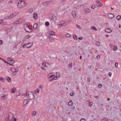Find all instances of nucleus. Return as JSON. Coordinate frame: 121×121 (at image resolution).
I'll use <instances>...</instances> for the list:
<instances>
[{"mask_svg": "<svg viewBox=\"0 0 121 121\" xmlns=\"http://www.w3.org/2000/svg\"><path fill=\"white\" fill-rule=\"evenodd\" d=\"M27 4L25 2H22V1H19L17 3V6L19 8H22L26 6Z\"/></svg>", "mask_w": 121, "mask_h": 121, "instance_id": "obj_1", "label": "nucleus"}, {"mask_svg": "<svg viewBox=\"0 0 121 121\" xmlns=\"http://www.w3.org/2000/svg\"><path fill=\"white\" fill-rule=\"evenodd\" d=\"M24 27L25 31L26 32L30 33L33 31V30L29 27L28 25L27 24H25L24 25Z\"/></svg>", "mask_w": 121, "mask_h": 121, "instance_id": "obj_2", "label": "nucleus"}, {"mask_svg": "<svg viewBox=\"0 0 121 121\" xmlns=\"http://www.w3.org/2000/svg\"><path fill=\"white\" fill-rule=\"evenodd\" d=\"M28 95L29 99H33L34 98V95L32 92H29L28 93Z\"/></svg>", "mask_w": 121, "mask_h": 121, "instance_id": "obj_3", "label": "nucleus"}, {"mask_svg": "<svg viewBox=\"0 0 121 121\" xmlns=\"http://www.w3.org/2000/svg\"><path fill=\"white\" fill-rule=\"evenodd\" d=\"M50 16L49 18L50 19L52 20V21L56 20V17L54 15H52Z\"/></svg>", "mask_w": 121, "mask_h": 121, "instance_id": "obj_4", "label": "nucleus"}, {"mask_svg": "<svg viewBox=\"0 0 121 121\" xmlns=\"http://www.w3.org/2000/svg\"><path fill=\"white\" fill-rule=\"evenodd\" d=\"M33 45V43L32 42L29 43L26 45V48H29L31 47Z\"/></svg>", "mask_w": 121, "mask_h": 121, "instance_id": "obj_5", "label": "nucleus"}, {"mask_svg": "<svg viewBox=\"0 0 121 121\" xmlns=\"http://www.w3.org/2000/svg\"><path fill=\"white\" fill-rule=\"evenodd\" d=\"M108 18L110 19H112L114 17L113 14L112 13H109L107 15Z\"/></svg>", "mask_w": 121, "mask_h": 121, "instance_id": "obj_6", "label": "nucleus"}, {"mask_svg": "<svg viewBox=\"0 0 121 121\" xmlns=\"http://www.w3.org/2000/svg\"><path fill=\"white\" fill-rule=\"evenodd\" d=\"M51 2V1H47L43 3L42 4L45 6H47L48 5L49 3L50 2Z\"/></svg>", "mask_w": 121, "mask_h": 121, "instance_id": "obj_7", "label": "nucleus"}, {"mask_svg": "<svg viewBox=\"0 0 121 121\" xmlns=\"http://www.w3.org/2000/svg\"><path fill=\"white\" fill-rule=\"evenodd\" d=\"M18 13H14L10 15L9 16V17H10V19L14 17H15V16H16Z\"/></svg>", "mask_w": 121, "mask_h": 121, "instance_id": "obj_8", "label": "nucleus"}, {"mask_svg": "<svg viewBox=\"0 0 121 121\" xmlns=\"http://www.w3.org/2000/svg\"><path fill=\"white\" fill-rule=\"evenodd\" d=\"M49 78L50 79H51V80L50 81H52V80L53 79H55V76L54 75H51V76H50L49 77Z\"/></svg>", "mask_w": 121, "mask_h": 121, "instance_id": "obj_9", "label": "nucleus"}, {"mask_svg": "<svg viewBox=\"0 0 121 121\" xmlns=\"http://www.w3.org/2000/svg\"><path fill=\"white\" fill-rule=\"evenodd\" d=\"M105 31L107 33H110L112 32V31L110 29L108 28L105 29Z\"/></svg>", "mask_w": 121, "mask_h": 121, "instance_id": "obj_10", "label": "nucleus"}, {"mask_svg": "<svg viewBox=\"0 0 121 121\" xmlns=\"http://www.w3.org/2000/svg\"><path fill=\"white\" fill-rule=\"evenodd\" d=\"M28 102V99H25L24 100L23 103L25 105Z\"/></svg>", "mask_w": 121, "mask_h": 121, "instance_id": "obj_11", "label": "nucleus"}, {"mask_svg": "<svg viewBox=\"0 0 121 121\" xmlns=\"http://www.w3.org/2000/svg\"><path fill=\"white\" fill-rule=\"evenodd\" d=\"M38 25V24L36 23H35L33 25V27L35 29H36L37 28Z\"/></svg>", "mask_w": 121, "mask_h": 121, "instance_id": "obj_12", "label": "nucleus"}, {"mask_svg": "<svg viewBox=\"0 0 121 121\" xmlns=\"http://www.w3.org/2000/svg\"><path fill=\"white\" fill-rule=\"evenodd\" d=\"M49 33L50 35H54L55 33L52 30H50L49 31Z\"/></svg>", "mask_w": 121, "mask_h": 121, "instance_id": "obj_13", "label": "nucleus"}, {"mask_svg": "<svg viewBox=\"0 0 121 121\" xmlns=\"http://www.w3.org/2000/svg\"><path fill=\"white\" fill-rule=\"evenodd\" d=\"M108 120V118H104L102 119L100 121H107Z\"/></svg>", "mask_w": 121, "mask_h": 121, "instance_id": "obj_14", "label": "nucleus"}, {"mask_svg": "<svg viewBox=\"0 0 121 121\" xmlns=\"http://www.w3.org/2000/svg\"><path fill=\"white\" fill-rule=\"evenodd\" d=\"M16 89V88L15 87H14L11 90V92L13 93H14L15 91V90Z\"/></svg>", "mask_w": 121, "mask_h": 121, "instance_id": "obj_15", "label": "nucleus"}, {"mask_svg": "<svg viewBox=\"0 0 121 121\" xmlns=\"http://www.w3.org/2000/svg\"><path fill=\"white\" fill-rule=\"evenodd\" d=\"M6 78L8 82H10L11 81V78L10 77H6Z\"/></svg>", "mask_w": 121, "mask_h": 121, "instance_id": "obj_16", "label": "nucleus"}, {"mask_svg": "<svg viewBox=\"0 0 121 121\" xmlns=\"http://www.w3.org/2000/svg\"><path fill=\"white\" fill-rule=\"evenodd\" d=\"M85 11L86 13H88L90 12V10L87 8L85 9Z\"/></svg>", "mask_w": 121, "mask_h": 121, "instance_id": "obj_17", "label": "nucleus"}, {"mask_svg": "<svg viewBox=\"0 0 121 121\" xmlns=\"http://www.w3.org/2000/svg\"><path fill=\"white\" fill-rule=\"evenodd\" d=\"M121 16L120 15H118L116 17L117 19L118 20H120L121 19Z\"/></svg>", "mask_w": 121, "mask_h": 121, "instance_id": "obj_18", "label": "nucleus"}, {"mask_svg": "<svg viewBox=\"0 0 121 121\" xmlns=\"http://www.w3.org/2000/svg\"><path fill=\"white\" fill-rule=\"evenodd\" d=\"M96 5L98 7H100L102 5V4L101 3H100L99 4H97Z\"/></svg>", "mask_w": 121, "mask_h": 121, "instance_id": "obj_19", "label": "nucleus"}, {"mask_svg": "<svg viewBox=\"0 0 121 121\" xmlns=\"http://www.w3.org/2000/svg\"><path fill=\"white\" fill-rule=\"evenodd\" d=\"M91 28L93 30H97V29L94 26H92L91 27Z\"/></svg>", "mask_w": 121, "mask_h": 121, "instance_id": "obj_20", "label": "nucleus"}, {"mask_svg": "<svg viewBox=\"0 0 121 121\" xmlns=\"http://www.w3.org/2000/svg\"><path fill=\"white\" fill-rule=\"evenodd\" d=\"M39 89H37L35 91V92L36 94L38 93L39 91Z\"/></svg>", "mask_w": 121, "mask_h": 121, "instance_id": "obj_21", "label": "nucleus"}, {"mask_svg": "<svg viewBox=\"0 0 121 121\" xmlns=\"http://www.w3.org/2000/svg\"><path fill=\"white\" fill-rule=\"evenodd\" d=\"M72 104L73 103L72 101H70L68 103V105L69 106H71Z\"/></svg>", "mask_w": 121, "mask_h": 121, "instance_id": "obj_22", "label": "nucleus"}, {"mask_svg": "<svg viewBox=\"0 0 121 121\" xmlns=\"http://www.w3.org/2000/svg\"><path fill=\"white\" fill-rule=\"evenodd\" d=\"M113 49L115 51H116V50H117V47L116 45H115L113 47Z\"/></svg>", "mask_w": 121, "mask_h": 121, "instance_id": "obj_23", "label": "nucleus"}, {"mask_svg": "<svg viewBox=\"0 0 121 121\" xmlns=\"http://www.w3.org/2000/svg\"><path fill=\"white\" fill-rule=\"evenodd\" d=\"M49 25V22H46L45 23V25L47 26H48Z\"/></svg>", "mask_w": 121, "mask_h": 121, "instance_id": "obj_24", "label": "nucleus"}, {"mask_svg": "<svg viewBox=\"0 0 121 121\" xmlns=\"http://www.w3.org/2000/svg\"><path fill=\"white\" fill-rule=\"evenodd\" d=\"M13 59L11 57H8L7 59V60L8 61H10L12 60Z\"/></svg>", "mask_w": 121, "mask_h": 121, "instance_id": "obj_25", "label": "nucleus"}, {"mask_svg": "<svg viewBox=\"0 0 121 121\" xmlns=\"http://www.w3.org/2000/svg\"><path fill=\"white\" fill-rule=\"evenodd\" d=\"M66 36L67 37H69L71 35L69 33H67L66 34Z\"/></svg>", "mask_w": 121, "mask_h": 121, "instance_id": "obj_26", "label": "nucleus"}, {"mask_svg": "<svg viewBox=\"0 0 121 121\" xmlns=\"http://www.w3.org/2000/svg\"><path fill=\"white\" fill-rule=\"evenodd\" d=\"M93 103L92 102H90L89 103L88 106L89 107H91L93 105Z\"/></svg>", "mask_w": 121, "mask_h": 121, "instance_id": "obj_27", "label": "nucleus"}, {"mask_svg": "<svg viewBox=\"0 0 121 121\" xmlns=\"http://www.w3.org/2000/svg\"><path fill=\"white\" fill-rule=\"evenodd\" d=\"M0 80L1 81H2L4 82L5 81V79H3L2 77H0Z\"/></svg>", "mask_w": 121, "mask_h": 121, "instance_id": "obj_28", "label": "nucleus"}, {"mask_svg": "<svg viewBox=\"0 0 121 121\" xmlns=\"http://www.w3.org/2000/svg\"><path fill=\"white\" fill-rule=\"evenodd\" d=\"M14 68H13L11 67L10 68V69L12 71L14 72Z\"/></svg>", "mask_w": 121, "mask_h": 121, "instance_id": "obj_29", "label": "nucleus"}, {"mask_svg": "<svg viewBox=\"0 0 121 121\" xmlns=\"http://www.w3.org/2000/svg\"><path fill=\"white\" fill-rule=\"evenodd\" d=\"M69 65L70 68H71L72 67V63H70L69 64Z\"/></svg>", "mask_w": 121, "mask_h": 121, "instance_id": "obj_30", "label": "nucleus"}, {"mask_svg": "<svg viewBox=\"0 0 121 121\" xmlns=\"http://www.w3.org/2000/svg\"><path fill=\"white\" fill-rule=\"evenodd\" d=\"M7 24V23L5 22H3V21L2 22V25H6Z\"/></svg>", "mask_w": 121, "mask_h": 121, "instance_id": "obj_31", "label": "nucleus"}, {"mask_svg": "<svg viewBox=\"0 0 121 121\" xmlns=\"http://www.w3.org/2000/svg\"><path fill=\"white\" fill-rule=\"evenodd\" d=\"M14 72H17L19 71V70L17 69H14Z\"/></svg>", "mask_w": 121, "mask_h": 121, "instance_id": "obj_32", "label": "nucleus"}, {"mask_svg": "<svg viewBox=\"0 0 121 121\" xmlns=\"http://www.w3.org/2000/svg\"><path fill=\"white\" fill-rule=\"evenodd\" d=\"M19 23V21L18 20L16 22H14V23L15 24H18Z\"/></svg>", "mask_w": 121, "mask_h": 121, "instance_id": "obj_33", "label": "nucleus"}, {"mask_svg": "<svg viewBox=\"0 0 121 121\" xmlns=\"http://www.w3.org/2000/svg\"><path fill=\"white\" fill-rule=\"evenodd\" d=\"M48 38L49 39V40H50V39H53L54 38H52V37H51V36H49L48 37Z\"/></svg>", "mask_w": 121, "mask_h": 121, "instance_id": "obj_34", "label": "nucleus"}, {"mask_svg": "<svg viewBox=\"0 0 121 121\" xmlns=\"http://www.w3.org/2000/svg\"><path fill=\"white\" fill-rule=\"evenodd\" d=\"M95 5H92L91 7V8L92 9H94L95 8Z\"/></svg>", "mask_w": 121, "mask_h": 121, "instance_id": "obj_35", "label": "nucleus"}, {"mask_svg": "<svg viewBox=\"0 0 121 121\" xmlns=\"http://www.w3.org/2000/svg\"><path fill=\"white\" fill-rule=\"evenodd\" d=\"M30 37V36L29 35H26L25 37V38L26 39H28Z\"/></svg>", "mask_w": 121, "mask_h": 121, "instance_id": "obj_36", "label": "nucleus"}, {"mask_svg": "<svg viewBox=\"0 0 121 121\" xmlns=\"http://www.w3.org/2000/svg\"><path fill=\"white\" fill-rule=\"evenodd\" d=\"M76 26L77 27V28L79 29H80L81 28V27L80 26L78 25H76Z\"/></svg>", "mask_w": 121, "mask_h": 121, "instance_id": "obj_37", "label": "nucleus"}, {"mask_svg": "<svg viewBox=\"0 0 121 121\" xmlns=\"http://www.w3.org/2000/svg\"><path fill=\"white\" fill-rule=\"evenodd\" d=\"M102 85L101 84H99L98 85V87L99 88H101L102 87Z\"/></svg>", "mask_w": 121, "mask_h": 121, "instance_id": "obj_38", "label": "nucleus"}, {"mask_svg": "<svg viewBox=\"0 0 121 121\" xmlns=\"http://www.w3.org/2000/svg\"><path fill=\"white\" fill-rule=\"evenodd\" d=\"M10 62L12 64H13L15 63V61L13 60V59H12V60L10 61Z\"/></svg>", "mask_w": 121, "mask_h": 121, "instance_id": "obj_39", "label": "nucleus"}, {"mask_svg": "<svg viewBox=\"0 0 121 121\" xmlns=\"http://www.w3.org/2000/svg\"><path fill=\"white\" fill-rule=\"evenodd\" d=\"M33 9H30L29 10V12L30 13H32L33 11Z\"/></svg>", "mask_w": 121, "mask_h": 121, "instance_id": "obj_40", "label": "nucleus"}, {"mask_svg": "<svg viewBox=\"0 0 121 121\" xmlns=\"http://www.w3.org/2000/svg\"><path fill=\"white\" fill-rule=\"evenodd\" d=\"M10 17H9V16H7V17H5V18L6 19H10Z\"/></svg>", "mask_w": 121, "mask_h": 121, "instance_id": "obj_41", "label": "nucleus"}, {"mask_svg": "<svg viewBox=\"0 0 121 121\" xmlns=\"http://www.w3.org/2000/svg\"><path fill=\"white\" fill-rule=\"evenodd\" d=\"M75 35V36H73V38L74 39H77V36Z\"/></svg>", "mask_w": 121, "mask_h": 121, "instance_id": "obj_42", "label": "nucleus"}, {"mask_svg": "<svg viewBox=\"0 0 121 121\" xmlns=\"http://www.w3.org/2000/svg\"><path fill=\"white\" fill-rule=\"evenodd\" d=\"M90 81V79L89 78H87V82L88 83H89Z\"/></svg>", "mask_w": 121, "mask_h": 121, "instance_id": "obj_43", "label": "nucleus"}, {"mask_svg": "<svg viewBox=\"0 0 121 121\" xmlns=\"http://www.w3.org/2000/svg\"><path fill=\"white\" fill-rule=\"evenodd\" d=\"M96 44L97 45H99L100 43L99 42L97 41L96 42Z\"/></svg>", "mask_w": 121, "mask_h": 121, "instance_id": "obj_44", "label": "nucleus"}, {"mask_svg": "<svg viewBox=\"0 0 121 121\" xmlns=\"http://www.w3.org/2000/svg\"><path fill=\"white\" fill-rule=\"evenodd\" d=\"M118 63L117 62H116L115 64V66L116 67H117Z\"/></svg>", "mask_w": 121, "mask_h": 121, "instance_id": "obj_45", "label": "nucleus"}, {"mask_svg": "<svg viewBox=\"0 0 121 121\" xmlns=\"http://www.w3.org/2000/svg\"><path fill=\"white\" fill-rule=\"evenodd\" d=\"M13 121H16L17 120V119L15 117H13Z\"/></svg>", "mask_w": 121, "mask_h": 121, "instance_id": "obj_46", "label": "nucleus"}, {"mask_svg": "<svg viewBox=\"0 0 121 121\" xmlns=\"http://www.w3.org/2000/svg\"><path fill=\"white\" fill-rule=\"evenodd\" d=\"M36 114V112L35 111H34L33 112V116H35Z\"/></svg>", "mask_w": 121, "mask_h": 121, "instance_id": "obj_47", "label": "nucleus"}, {"mask_svg": "<svg viewBox=\"0 0 121 121\" xmlns=\"http://www.w3.org/2000/svg\"><path fill=\"white\" fill-rule=\"evenodd\" d=\"M74 93L73 92H72L70 94V95L71 96H73L74 95Z\"/></svg>", "mask_w": 121, "mask_h": 121, "instance_id": "obj_48", "label": "nucleus"}, {"mask_svg": "<svg viewBox=\"0 0 121 121\" xmlns=\"http://www.w3.org/2000/svg\"><path fill=\"white\" fill-rule=\"evenodd\" d=\"M96 2L97 4H99V3H100L99 0H96Z\"/></svg>", "mask_w": 121, "mask_h": 121, "instance_id": "obj_49", "label": "nucleus"}, {"mask_svg": "<svg viewBox=\"0 0 121 121\" xmlns=\"http://www.w3.org/2000/svg\"><path fill=\"white\" fill-rule=\"evenodd\" d=\"M108 75L110 76V77H111V75H112V73H111V72H109L108 73Z\"/></svg>", "mask_w": 121, "mask_h": 121, "instance_id": "obj_50", "label": "nucleus"}, {"mask_svg": "<svg viewBox=\"0 0 121 121\" xmlns=\"http://www.w3.org/2000/svg\"><path fill=\"white\" fill-rule=\"evenodd\" d=\"M3 43V42L1 40H0V45L2 44Z\"/></svg>", "mask_w": 121, "mask_h": 121, "instance_id": "obj_51", "label": "nucleus"}, {"mask_svg": "<svg viewBox=\"0 0 121 121\" xmlns=\"http://www.w3.org/2000/svg\"><path fill=\"white\" fill-rule=\"evenodd\" d=\"M85 120L84 119L82 118L80 120L81 121H85Z\"/></svg>", "mask_w": 121, "mask_h": 121, "instance_id": "obj_52", "label": "nucleus"}, {"mask_svg": "<svg viewBox=\"0 0 121 121\" xmlns=\"http://www.w3.org/2000/svg\"><path fill=\"white\" fill-rule=\"evenodd\" d=\"M26 47V44H25L23 45L22 46V47L23 48H24L25 47Z\"/></svg>", "mask_w": 121, "mask_h": 121, "instance_id": "obj_53", "label": "nucleus"}, {"mask_svg": "<svg viewBox=\"0 0 121 121\" xmlns=\"http://www.w3.org/2000/svg\"><path fill=\"white\" fill-rule=\"evenodd\" d=\"M78 39H80L81 40H82V37H79L78 38Z\"/></svg>", "mask_w": 121, "mask_h": 121, "instance_id": "obj_54", "label": "nucleus"}, {"mask_svg": "<svg viewBox=\"0 0 121 121\" xmlns=\"http://www.w3.org/2000/svg\"><path fill=\"white\" fill-rule=\"evenodd\" d=\"M100 56L99 55H97L96 57V58H100Z\"/></svg>", "mask_w": 121, "mask_h": 121, "instance_id": "obj_55", "label": "nucleus"}, {"mask_svg": "<svg viewBox=\"0 0 121 121\" xmlns=\"http://www.w3.org/2000/svg\"><path fill=\"white\" fill-rule=\"evenodd\" d=\"M42 65L44 66H45V65H46V63H42Z\"/></svg>", "mask_w": 121, "mask_h": 121, "instance_id": "obj_56", "label": "nucleus"}, {"mask_svg": "<svg viewBox=\"0 0 121 121\" xmlns=\"http://www.w3.org/2000/svg\"><path fill=\"white\" fill-rule=\"evenodd\" d=\"M3 21V20H0V24H2V22Z\"/></svg>", "mask_w": 121, "mask_h": 121, "instance_id": "obj_57", "label": "nucleus"}, {"mask_svg": "<svg viewBox=\"0 0 121 121\" xmlns=\"http://www.w3.org/2000/svg\"><path fill=\"white\" fill-rule=\"evenodd\" d=\"M33 17L34 19H36V18H37V16H34Z\"/></svg>", "mask_w": 121, "mask_h": 121, "instance_id": "obj_58", "label": "nucleus"}, {"mask_svg": "<svg viewBox=\"0 0 121 121\" xmlns=\"http://www.w3.org/2000/svg\"><path fill=\"white\" fill-rule=\"evenodd\" d=\"M105 36L107 37H108H108L109 36L108 35H105Z\"/></svg>", "mask_w": 121, "mask_h": 121, "instance_id": "obj_59", "label": "nucleus"}, {"mask_svg": "<svg viewBox=\"0 0 121 121\" xmlns=\"http://www.w3.org/2000/svg\"><path fill=\"white\" fill-rule=\"evenodd\" d=\"M65 24V23H61V25L62 26H63L64 25V24Z\"/></svg>", "mask_w": 121, "mask_h": 121, "instance_id": "obj_60", "label": "nucleus"}, {"mask_svg": "<svg viewBox=\"0 0 121 121\" xmlns=\"http://www.w3.org/2000/svg\"><path fill=\"white\" fill-rule=\"evenodd\" d=\"M15 72H13V75H15L16 74V73H15Z\"/></svg>", "mask_w": 121, "mask_h": 121, "instance_id": "obj_61", "label": "nucleus"}, {"mask_svg": "<svg viewBox=\"0 0 121 121\" xmlns=\"http://www.w3.org/2000/svg\"><path fill=\"white\" fill-rule=\"evenodd\" d=\"M9 119L10 120H12V118H11L10 117V116H9Z\"/></svg>", "mask_w": 121, "mask_h": 121, "instance_id": "obj_62", "label": "nucleus"}, {"mask_svg": "<svg viewBox=\"0 0 121 121\" xmlns=\"http://www.w3.org/2000/svg\"><path fill=\"white\" fill-rule=\"evenodd\" d=\"M5 97V95H3V96H2V98H4Z\"/></svg>", "mask_w": 121, "mask_h": 121, "instance_id": "obj_63", "label": "nucleus"}, {"mask_svg": "<svg viewBox=\"0 0 121 121\" xmlns=\"http://www.w3.org/2000/svg\"><path fill=\"white\" fill-rule=\"evenodd\" d=\"M25 95V94L23 93V94H22V96H24Z\"/></svg>", "mask_w": 121, "mask_h": 121, "instance_id": "obj_64", "label": "nucleus"}]
</instances>
